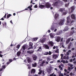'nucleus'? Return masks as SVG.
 Instances as JSON below:
<instances>
[{
    "label": "nucleus",
    "mask_w": 76,
    "mask_h": 76,
    "mask_svg": "<svg viewBox=\"0 0 76 76\" xmlns=\"http://www.w3.org/2000/svg\"><path fill=\"white\" fill-rule=\"evenodd\" d=\"M66 23H70V26L72 25V23L73 22H75V20H72V21H71V19L69 17H68L66 18Z\"/></svg>",
    "instance_id": "f257e3e1"
},
{
    "label": "nucleus",
    "mask_w": 76,
    "mask_h": 76,
    "mask_svg": "<svg viewBox=\"0 0 76 76\" xmlns=\"http://www.w3.org/2000/svg\"><path fill=\"white\" fill-rule=\"evenodd\" d=\"M45 6L47 8L49 9L50 7H51V5L50 3L47 2L45 4Z\"/></svg>",
    "instance_id": "f03ea898"
},
{
    "label": "nucleus",
    "mask_w": 76,
    "mask_h": 76,
    "mask_svg": "<svg viewBox=\"0 0 76 76\" xmlns=\"http://www.w3.org/2000/svg\"><path fill=\"white\" fill-rule=\"evenodd\" d=\"M2 67L3 68H1L0 69V76H1V74L2 73L1 72H2L3 69H5V68H6V66L2 65Z\"/></svg>",
    "instance_id": "7ed1b4c3"
},
{
    "label": "nucleus",
    "mask_w": 76,
    "mask_h": 76,
    "mask_svg": "<svg viewBox=\"0 0 76 76\" xmlns=\"http://www.w3.org/2000/svg\"><path fill=\"white\" fill-rule=\"evenodd\" d=\"M64 20H65V19L64 18L62 19L59 23V25H63L64 24Z\"/></svg>",
    "instance_id": "20e7f679"
},
{
    "label": "nucleus",
    "mask_w": 76,
    "mask_h": 76,
    "mask_svg": "<svg viewBox=\"0 0 76 76\" xmlns=\"http://www.w3.org/2000/svg\"><path fill=\"white\" fill-rule=\"evenodd\" d=\"M48 44L49 45H50L51 47H53L54 46V43L52 41L49 42Z\"/></svg>",
    "instance_id": "39448f33"
},
{
    "label": "nucleus",
    "mask_w": 76,
    "mask_h": 76,
    "mask_svg": "<svg viewBox=\"0 0 76 76\" xmlns=\"http://www.w3.org/2000/svg\"><path fill=\"white\" fill-rule=\"evenodd\" d=\"M58 1H57L56 2H55L54 3H53L52 4V5L53 6V7H54V6H57V5H58Z\"/></svg>",
    "instance_id": "423d86ee"
},
{
    "label": "nucleus",
    "mask_w": 76,
    "mask_h": 76,
    "mask_svg": "<svg viewBox=\"0 0 76 76\" xmlns=\"http://www.w3.org/2000/svg\"><path fill=\"white\" fill-rule=\"evenodd\" d=\"M61 66L62 67H63V66H64V64H61L60 65L58 66V67L59 69H60L61 70H63V67H61Z\"/></svg>",
    "instance_id": "0eeeda50"
},
{
    "label": "nucleus",
    "mask_w": 76,
    "mask_h": 76,
    "mask_svg": "<svg viewBox=\"0 0 76 76\" xmlns=\"http://www.w3.org/2000/svg\"><path fill=\"white\" fill-rule=\"evenodd\" d=\"M71 18L73 20H75V19H76V17H75V14H72L71 15Z\"/></svg>",
    "instance_id": "6e6552de"
},
{
    "label": "nucleus",
    "mask_w": 76,
    "mask_h": 76,
    "mask_svg": "<svg viewBox=\"0 0 76 76\" xmlns=\"http://www.w3.org/2000/svg\"><path fill=\"white\" fill-rule=\"evenodd\" d=\"M60 39H61V37H57L56 38V41L58 42H60Z\"/></svg>",
    "instance_id": "1a4fd4ad"
},
{
    "label": "nucleus",
    "mask_w": 76,
    "mask_h": 76,
    "mask_svg": "<svg viewBox=\"0 0 76 76\" xmlns=\"http://www.w3.org/2000/svg\"><path fill=\"white\" fill-rule=\"evenodd\" d=\"M2 24L3 27H4V26L6 27V25H7V23L6 22L4 21L2 23Z\"/></svg>",
    "instance_id": "9d476101"
},
{
    "label": "nucleus",
    "mask_w": 76,
    "mask_h": 76,
    "mask_svg": "<svg viewBox=\"0 0 76 76\" xmlns=\"http://www.w3.org/2000/svg\"><path fill=\"white\" fill-rule=\"evenodd\" d=\"M32 57L34 60L36 61L37 59V56L36 55H33L32 56Z\"/></svg>",
    "instance_id": "9b49d317"
},
{
    "label": "nucleus",
    "mask_w": 76,
    "mask_h": 76,
    "mask_svg": "<svg viewBox=\"0 0 76 76\" xmlns=\"http://www.w3.org/2000/svg\"><path fill=\"white\" fill-rule=\"evenodd\" d=\"M28 53H29V54H32V53H34V50H28L27 51Z\"/></svg>",
    "instance_id": "f8f14e48"
},
{
    "label": "nucleus",
    "mask_w": 76,
    "mask_h": 76,
    "mask_svg": "<svg viewBox=\"0 0 76 76\" xmlns=\"http://www.w3.org/2000/svg\"><path fill=\"white\" fill-rule=\"evenodd\" d=\"M58 57V56L56 55H53V58L54 59H56Z\"/></svg>",
    "instance_id": "ddd939ff"
},
{
    "label": "nucleus",
    "mask_w": 76,
    "mask_h": 76,
    "mask_svg": "<svg viewBox=\"0 0 76 76\" xmlns=\"http://www.w3.org/2000/svg\"><path fill=\"white\" fill-rule=\"evenodd\" d=\"M75 7L73 6L71 7V13H72V12H73V11L75 10Z\"/></svg>",
    "instance_id": "4468645a"
},
{
    "label": "nucleus",
    "mask_w": 76,
    "mask_h": 76,
    "mask_svg": "<svg viewBox=\"0 0 76 76\" xmlns=\"http://www.w3.org/2000/svg\"><path fill=\"white\" fill-rule=\"evenodd\" d=\"M20 54H21V52L19 51L17 52V56H20Z\"/></svg>",
    "instance_id": "2eb2a0df"
},
{
    "label": "nucleus",
    "mask_w": 76,
    "mask_h": 76,
    "mask_svg": "<svg viewBox=\"0 0 76 76\" xmlns=\"http://www.w3.org/2000/svg\"><path fill=\"white\" fill-rule=\"evenodd\" d=\"M45 6L43 5L42 4L40 5L39 7L40 8V9H43L44 7H45Z\"/></svg>",
    "instance_id": "dca6fc26"
},
{
    "label": "nucleus",
    "mask_w": 76,
    "mask_h": 76,
    "mask_svg": "<svg viewBox=\"0 0 76 76\" xmlns=\"http://www.w3.org/2000/svg\"><path fill=\"white\" fill-rule=\"evenodd\" d=\"M59 15L58 14H56L55 15L54 18L55 19H56L58 17Z\"/></svg>",
    "instance_id": "f3484780"
},
{
    "label": "nucleus",
    "mask_w": 76,
    "mask_h": 76,
    "mask_svg": "<svg viewBox=\"0 0 76 76\" xmlns=\"http://www.w3.org/2000/svg\"><path fill=\"white\" fill-rule=\"evenodd\" d=\"M35 69H32L31 70V74H32V73H35Z\"/></svg>",
    "instance_id": "a211bd4d"
},
{
    "label": "nucleus",
    "mask_w": 76,
    "mask_h": 76,
    "mask_svg": "<svg viewBox=\"0 0 76 76\" xmlns=\"http://www.w3.org/2000/svg\"><path fill=\"white\" fill-rule=\"evenodd\" d=\"M45 47L46 48V49H49L50 48V47L48 46V45H45Z\"/></svg>",
    "instance_id": "6ab92c4d"
},
{
    "label": "nucleus",
    "mask_w": 76,
    "mask_h": 76,
    "mask_svg": "<svg viewBox=\"0 0 76 76\" xmlns=\"http://www.w3.org/2000/svg\"><path fill=\"white\" fill-rule=\"evenodd\" d=\"M37 63H34V64H32V67H37Z\"/></svg>",
    "instance_id": "aec40b11"
},
{
    "label": "nucleus",
    "mask_w": 76,
    "mask_h": 76,
    "mask_svg": "<svg viewBox=\"0 0 76 76\" xmlns=\"http://www.w3.org/2000/svg\"><path fill=\"white\" fill-rule=\"evenodd\" d=\"M27 61L29 63H32V61L30 58H28L27 59Z\"/></svg>",
    "instance_id": "412c9836"
},
{
    "label": "nucleus",
    "mask_w": 76,
    "mask_h": 76,
    "mask_svg": "<svg viewBox=\"0 0 76 76\" xmlns=\"http://www.w3.org/2000/svg\"><path fill=\"white\" fill-rule=\"evenodd\" d=\"M45 63V61H43L42 63L40 64V66H44V64Z\"/></svg>",
    "instance_id": "4be33fe9"
},
{
    "label": "nucleus",
    "mask_w": 76,
    "mask_h": 76,
    "mask_svg": "<svg viewBox=\"0 0 76 76\" xmlns=\"http://www.w3.org/2000/svg\"><path fill=\"white\" fill-rule=\"evenodd\" d=\"M45 39H46L43 38L41 40V42H42V43L44 42L45 41Z\"/></svg>",
    "instance_id": "5701e85b"
},
{
    "label": "nucleus",
    "mask_w": 76,
    "mask_h": 76,
    "mask_svg": "<svg viewBox=\"0 0 76 76\" xmlns=\"http://www.w3.org/2000/svg\"><path fill=\"white\" fill-rule=\"evenodd\" d=\"M10 16H12V15H11L10 14H9L7 15V18L8 19V18H10Z\"/></svg>",
    "instance_id": "b1692460"
},
{
    "label": "nucleus",
    "mask_w": 76,
    "mask_h": 76,
    "mask_svg": "<svg viewBox=\"0 0 76 76\" xmlns=\"http://www.w3.org/2000/svg\"><path fill=\"white\" fill-rule=\"evenodd\" d=\"M26 47L25 45H24L23 46L22 48L21 49L22 50H23V51H24V50H25V48H26Z\"/></svg>",
    "instance_id": "393cba45"
},
{
    "label": "nucleus",
    "mask_w": 76,
    "mask_h": 76,
    "mask_svg": "<svg viewBox=\"0 0 76 76\" xmlns=\"http://www.w3.org/2000/svg\"><path fill=\"white\" fill-rule=\"evenodd\" d=\"M57 50L55 51V52L56 53H59V49H58L57 48H56Z\"/></svg>",
    "instance_id": "a878e982"
},
{
    "label": "nucleus",
    "mask_w": 76,
    "mask_h": 76,
    "mask_svg": "<svg viewBox=\"0 0 76 76\" xmlns=\"http://www.w3.org/2000/svg\"><path fill=\"white\" fill-rule=\"evenodd\" d=\"M37 51H42V49L41 48V47H40L37 50Z\"/></svg>",
    "instance_id": "bb28decb"
},
{
    "label": "nucleus",
    "mask_w": 76,
    "mask_h": 76,
    "mask_svg": "<svg viewBox=\"0 0 76 76\" xmlns=\"http://www.w3.org/2000/svg\"><path fill=\"white\" fill-rule=\"evenodd\" d=\"M33 45V43H32L31 42H29V47H30L32 48V45Z\"/></svg>",
    "instance_id": "cd10ccee"
},
{
    "label": "nucleus",
    "mask_w": 76,
    "mask_h": 76,
    "mask_svg": "<svg viewBox=\"0 0 76 76\" xmlns=\"http://www.w3.org/2000/svg\"><path fill=\"white\" fill-rule=\"evenodd\" d=\"M75 33V31L72 30L70 32L71 35H73V34Z\"/></svg>",
    "instance_id": "c85d7f7f"
},
{
    "label": "nucleus",
    "mask_w": 76,
    "mask_h": 76,
    "mask_svg": "<svg viewBox=\"0 0 76 76\" xmlns=\"http://www.w3.org/2000/svg\"><path fill=\"white\" fill-rule=\"evenodd\" d=\"M61 62L63 63L64 64H65V63H66V61L64 60L63 59L62 60Z\"/></svg>",
    "instance_id": "c756f323"
},
{
    "label": "nucleus",
    "mask_w": 76,
    "mask_h": 76,
    "mask_svg": "<svg viewBox=\"0 0 76 76\" xmlns=\"http://www.w3.org/2000/svg\"><path fill=\"white\" fill-rule=\"evenodd\" d=\"M68 11H65V12H63V14L64 15H66L67 13V12Z\"/></svg>",
    "instance_id": "7c9ffc66"
},
{
    "label": "nucleus",
    "mask_w": 76,
    "mask_h": 76,
    "mask_svg": "<svg viewBox=\"0 0 76 76\" xmlns=\"http://www.w3.org/2000/svg\"><path fill=\"white\" fill-rule=\"evenodd\" d=\"M62 33V31H60L58 33H57L56 34H57L58 35L60 34H61Z\"/></svg>",
    "instance_id": "2f4dec72"
},
{
    "label": "nucleus",
    "mask_w": 76,
    "mask_h": 76,
    "mask_svg": "<svg viewBox=\"0 0 76 76\" xmlns=\"http://www.w3.org/2000/svg\"><path fill=\"white\" fill-rule=\"evenodd\" d=\"M32 7V4H31L30 5V6H29L27 7V9H30Z\"/></svg>",
    "instance_id": "473e14b6"
},
{
    "label": "nucleus",
    "mask_w": 76,
    "mask_h": 76,
    "mask_svg": "<svg viewBox=\"0 0 76 76\" xmlns=\"http://www.w3.org/2000/svg\"><path fill=\"white\" fill-rule=\"evenodd\" d=\"M38 39V38H34L33 39V41H37Z\"/></svg>",
    "instance_id": "72a5a7b5"
},
{
    "label": "nucleus",
    "mask_w": 76,
    "mask_h": 76,
    "mask_svg": "<svg viewBox=\"0 0 76 76\" xmlns=\"http://www.w3.org/2000/svg\"><path fill=\"white\" fill-rule=\"evenodd\" d=\"M20 45H18L17 46L16 48H18V49H19V48H20Z\"/></svg>",
    "instance_id": "f704fd0d"
},
{
    "label": "nucleus",
    "mask_w": 76,
    "mask_h": 76,
    "mask_svg": "<svg viewBox=\"0 0 76 76\" xmlns=\"http://www.w3.org/2000/svg\"><path fill=\"white\" fill-rule=\"evenodd\" d=\"M69 3L66 4H65V7H68V6H69Z\"/></svg>",
    "instance_id": "c9c22d12"
},
{
    "label": "nucleus",
    "mask_w": 76,
    "mask_h": 76,
    "mask_svg": "<svg viewBox=\"0 0 76 76\" xmlns=\"http://www.w3.org/2000/svg\"><path fill=\"white\" fill-rule=\"evenodd\" d=\"M43 72V71L42 70L40 71L38 73V74H39V75H41V74Z\"/></svg>",
    "instance_id": "e433bc0d"
},
{
    "label": "nucleus",
    "mask_w": 76,
    "mask_h": 76,
    "mask_svg": "<svg viewBox=\"0 0 76 76\" xmlns=\"http://www.w3.org/2000/svg\"><path fill=\"white\" fill-rule=\"evenodd\" d=\"M51 60V59L49 58H47V61L49 62Z\"/></svg>",
    "instance_id": "4c0bfd02"
},
{
    "label": "nucleus",
    "mask_w": 76,
    "mask_h": 76,
    "mask_svg": "<svg viewBox=\"0 0 76 76\" xmlns=\"http://www.w3.org/2000/svg\"><path fill=\"white\" fill-rule=\"evenodd\" d=\"M73 69V68H71L70 67H68V69L69 71H70V70H71L72 69Z\"/></svg>",
    "instance_id": "58836bf2"
},
{
    "label": "nucleus",
    "mask_w": 76,
    "mask_h": 76,
    "mask_svg": "<svg viewBox=\"0 0 76 76\" xmlns=\"http://www.w3.org/2000/svg\"><path fill=\"white\" fill-rule=\"evenodd\" d=\"M45 55H48V52H45L44 53Z\"/></svg>",
    "instance_id": "ea45409f"
},
{
    "label": "nucleus",
    "mask_w": 76,
    "mask_h": 76,
    "mask_svg": "<svg viewBox=\"0 0 76 76\" xmlns=\"http://www.w3.org/2000/svg\"><path fill=\"white\" fill-rule=\"evenodd\" d=\"M61 59H63V54H61Z\"/></svg>",
    "instance_id": "a19ab883"
},
{
    "label": "nucleus",
    "mask_w": 76,
    "mask_h": 76,
    "mask_svg": "<svg viewBox=\"0 0 76 76\" xmlns=\"http://www.w3.org/2000/svg\"><path fill=\"white\" fill-rule=\"evenodd\" d=\"M51 30H53L54 29V27H53V26H52L51 27Z\"/></svg>",
    "instance_id": "79ce46f5"
},
{
    "label": "nucleus",
    "mask_w": 76,
    "mask_h": 76,
    "mask_svg": "<svg viewBox=\"0 0 76 76\" xmlns=\"http://www.w3.org/2000/svg\"><path fill=\"white\" fill-rule=\"evenodd\" d=\"M51 54H52V53H51V52L50 51H49V53H48V54L49 55H51Z\"/></svg>",
    "instance_id": "37998d69"
},
{
    "label": "nucleus",
    "mask_w": 76,
    "mask_h": 76,
    "mask_svg": "<svg viewBox=\"0 0 76 76\" xmlns=\"http://www.w3.org/2000/svg\"><path fill=\"white\" fill-rule=\"evenodd\" d=\"M7 15V14L6 13H5L4 16L3 17L4 18V19H5V18H6V17Z\"/></svg>",
    "instance_id": "c03bdc74"
},
{
    "label": "nucleus",
    "mask_w": 76,
    "mask_h": 76,
    "mask_svg": "<svg viewBox=\"0 0 76 76\" xmlns=\"http://www.w3.org/2000/svg\"><path fill=\"white\" fill-rule=\"evenodd\" d=\"M69 66L70 67H73V65L72 64H69Z\"/></svg>",
    "instance_id": "a18cd8bd"
},
{
    "label": "nucleus",
    "mask_w": 76,
    "mask_h": 76,
    "mask_svg": "<svg viewBox=\"0 0 76 76\" xmlns=\"http://www.w3.org/2000/svg\"><path fill=\"white\" fill-rule=\"evenodd\" d=\"M9 61L10 63H11V62H12V59H9Z\"/></svg>",
    "instance_id": "49530a36"
},
{
    "label": "nucleus",
    "mask_w": 76,
    "mask_h": 76,
    "mask_svg": "<svg viewBox=\"0 0 76 76\" xmlns=\"http://www.w3.org/2000/svg\"><path fill=\"white\" fill-rule=\"evenodd\" d=\"M70 47H71V46H70V45H68V49H70Z\"/></svg>",
    "instance_id": "de8ad7c7"
},
{
    "label": "nucleus",
    "mask_w": 76,
    "mask_h": 76,
    "mask_svg": "<svg viewBox=\"0 0 76 76\" xmlns=\"http://www.w3.org/2000/svg\"><path fill=\"white\" fill-rule=\"evenodd\" d=\"M54 73H52L50 75V76H53V75H54Z\"/></svg>",
    "instance_id": "09e8293b"
},
{
    "label": "nucleus",
    "mask_w": 76,
    "mask_h": 76,
    "mask_svg": "<svg viewBox=\"0 0 76 76\" xmlns=\"http://www.w3.org/2000/svg\"><path fill=\"white\" fill-rule=\"evenodd\" d=\"M59 11L60 12H63V10L62 9H60Z\"/></svg>",
    "instance_id": "8fccbe9b"
},
{
    "label": "nucleus",
    "mask_w": 76,
    "mask_h": 76,
    "mask_svg": "<svg viewBox=\"0 0 76 76\" xmlns=\"http://www.w3.org/2000/svg\"><path fill=\"white\" fill-rule=\"evenodd\" d=\"M66 59L67 60H69V56H67L66 57Z\"/></svg>",
    "instance_id": "3c124183"
},
{
    "label": "nucleus",
    "mask_w": 76,
    "mask_h": 76,
    "mask_svg": "<svg viewBox=\"0 0 76 76\" xmlns=\"http://www.w3.org/2000/svg\"><path fill=\"white\" fill-rule=\"evenodd\" d=\"M29 48L28 49V50H30V49H31V48H32V47H29Z\"/></svg>",
    "instance_id": "603ef678"
},
{
    "label": "nucleus",
    "mask_w": 76,
    "mask_h": 76,
    "mask_svg": "<svg viewBox=\"0 0 76 76\" xmlns=\"http://www.w3.org/2000/svg\"><path fill=\"white\" fill-rule=\"evenodd\" d=\"M28 7L27 8H26L25 9V10H23V11H25V10H28Z\"/></svg>",
    "instance_id": "864d4df0"
},
{
    "label": "nucleus",
    "mask_w": 76,
    "mask_h": 76,
    "mask_svg": "<svg viewBox=\"0 0 76 76\" xmlns=\"http://www.w3.org/2000/svg\"><path fill=\"white\" fill-rule=\"evenodd\" d=\"M34 7L35 8H37L38 7V6L37 5H35L34 6Z\"/></svg>",
    "instance_id": "5fc2aeb1"
},
{
    "label": "nucleus",
    "mask_w": 76,
    "mask_h": 76,
    "mask_svg": "<svg viewBox=\"0 0 76 76\" xmlns=\"http://www.w3.org/2000/svg\"><path fill=\"white\" fill-rule=\"evenodd\" d=\"M66 44H69V41H68L67 40L66 41Z\"/></svg>",
    "instance_id": "6e6d98bb"
},
{
    "label": "nucleus",
    "mask_w": 76,
    "mask_h": 76,
    "mask_svg": "<svg viewBox=\"0 0 76 76\" xmlns=\"http://www.w3.org/2000/svg\"><path fill=\"white\" fill-rule=\"evenodd\" d=\"M66 56H64L63 57V59H66Z\"/></svg>",
    "instance_id": "4d7b16f0"
},
{
    "label": "nucleus",
    "mask_w": 76,
    "mask_h": 76,
    "mask_svg": "<svg viewBox=\"0 0 76 76\" xmlns=\"http://www.w3.org/2000/svg\"><path fill=\"white\" fill-rule=\"evenodd\" d=\"M75 48H72V51H74V50H75Z\"/></svg>",
    "instance_id": "13d9d810"
},
{
    "label": "nucleus",
    "mask_w": 76,
    "mask_h": 76,
    "mask_svg": "<svg viewBox=\"0 0 76 76\" xmlns=\"http://www.w3.org/2000/svg\"><path fill=\"white\" fill-rule=\"evenodd\" d=\"M70 39H71L70 38H69L67 39V41H68L69 42H70Z\"/></svg>",
    "instance_id": "bf43d9fd"
},
{
    "label": "nucleus",
    "mask_w": 76,
    "mask_h": 76,
    "mask_svg": "<svg viewBox=\"0 0 76 76\" xmlns=\"http://www.w3.org/2000/svg\"><path fill=\"white\" fill-rule=\"evenodd\" d=\"M71 52H72V51H71V50H69L68 51V53H71Z\"/></svg>",
    "instance_id": "052dcab7"
},
{
    "label": "nucleus",
    "mask_w": 76,
    "mask_h": 76,
    "mask_svg": "<svg viewBox=\"0 0 76 76\" xmlns=\"http://www.w3.org/2000/svg\"><path fill=\"white\" fill-rule=\"evenodd\" d=\"M42 76H45V74H44V72H43L42 73Z\"/></svg>",
    "instance_id": "680f3d73"
},
{
    "label": "nucleus",
    "mask_w": 76,
    "mask_h": 76,
    "mask_svg": "<svg viewBox=\"0 0 76 76\" xmlns=\"http://www.w3.org/2000/svg\"><path fill=\"white\" fill-rule=\"evenodd\" d=\"M23 11L22 10V11H20L18 12H17V13H20V12H23Z\"/></svg>",
    "instance_id": "e2e57ef3"
},
{
    "label": "nucleus",
    "mask_w": 76,
    "mask_h": 76,
    "mask_svg": "<svg viewBox=\"0 0 76 76\" xmlns=\"http://www.w3.org/2000/svg\"><path fill=\"white\" fill-rule=\"evenodd\" d=\"M69 63V62L67 60H66L65 61V63Z\"/></svg>",
    "instance_id": "0e129e2a"
},
{
    "label": "nucleus",
    "mask_w": 76,
    "mask_h": 76,
    "mask_svg": "<svg viewBox=\"0 0 76 76\" xmlns=\"http://www.w3.org/2000/svg\"><path fill=\"white\" fill-rule=\"evenodd\" d=\"M69 61L70 62H72V61H73V59H71L70 61Z\"/></svg>",
    "instance_id": "69168bd1"
},
{
    "label": "nucleus",
    "mask_w": 76,
    "mask_h": 76,
    "mask_svg": "<svg viewBox=\"0 0 76 76\" xmlns=\"http://www.w3.org/2000/svg\"><path fill=\"white\" fill-rule=\"evenodd\" d=\"M0 57H3V55L1 54H0Z\"/></svg>",
    "instance_id": "338daca9"
},
{
    "label": "nucleus",
    "mask_w": 76,
    "mask_h": 76,
    "mask_svg": "<svg viewBox=\"0 0 76 76\" xmlns=\"http://www.w3.org/2000/svg\"><path fill=\"white\" fill-rule=\"evenodd\" d=\"M70 75H71V76H72V75H73V73L72 72H71L69 74Z\"/></svg>",
    "instance_id": "774afa93"
}]
</instances>
